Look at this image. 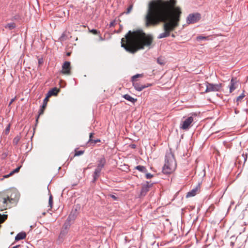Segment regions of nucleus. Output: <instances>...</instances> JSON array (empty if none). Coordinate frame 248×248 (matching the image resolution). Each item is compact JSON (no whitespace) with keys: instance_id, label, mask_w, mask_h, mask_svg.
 <instances>
[{"instance_id":"nucleus-1","label":"nucleus","mask_w":248,"mask_h":248,"mask_svg":"<svg viewBox=\"0 0 248 248\" xmlns=\"http://www.w3.org/2000/svg\"><path fill=\"white\" fill-rule=\"evenodd\" d=\"M176 0H156V24L163 22L165 31L158 38L169 36L170 32L179 26L182 12L181 8L176 6Z\"/></svg>"},{"instance_id":"nucleus-2","label":"nucleus","mask_w":248,"mask_h":248,"mask_svg":"<svg viewBox=\"0 0 248 248\" xmlns=\"http://www.w3.org/2000/svg\"><path fill=\"white\" fill-rule=\"evenodd\" d=\"M154 37L150 34H147L141 30L134 31H129L121 39V46L125 50L134 54L139 49H143L145 46H150Z\"/></svg>"},{"instance_id":"nucleus-3","label":"nucleus","mask_w":248,"mask_h":248,"mask_svg":"<svg viewBox=\"0 0 248 248\" xmlns=\"http://www.w3.org/2000/svg\"><path fill=\"white\" fill-rule=\"evenodd\" d=\"M176 168V163L174 155L171 153L166 155L165 164L163 167L162 172L164 174H170L173 172Z\"/></svg>"},{"instance_id":"nucleus-4","label":"nucleus","mask_w":248,"mask_h":248,"mask_svg":"<svg viewBox=\"0 0 248 248\" xmlns=\"http://www.w3.org/2000/svg\"><path fill=\"white\" fill-rule=\"evenodd\" d=\"M144 21L147 27L155 25V0H152L149 3Z\"/></svg>"},{"instance_id":"nucleus-5","label":"nucleus","mask_w":248,"mask_h":248,"mask_svg":"<svg viewBox=\"0 0 248 248\" xmlns=\"http://www.w3.org/2000/svg\"><path fill=\"white\" fill-rule=\"evenodd\" d=\"M19 198L18 194L16 191L8 192L6 197L0 198V205L3 208H6L8 206V203H14L16 202Z\"/></svg>"},{"instance_id":"nucleus-6","label":"nucleus","mask_w":248,"mask_h":248,"mask_svg":"<svg viewBox=\"0 0 248 248\" xmlns=\"http://www.w3.org/2000/svg\"><path fill=\"white\" fill-rule=\"evenodd\" d=\"M205 85L206 86V89L204 91L205 93L218 92L222 87V84L221 83L213 84L205 82Z\"/></svg>"},{"instance_id":"nucleus-7","label":"nucleus","mask_w":248,"mask_h":248,"mask_svg":"<svg viewBox=\"0 0 248 248\" xmlns=\"http://www.w3.org/2000/svg\"><path fill=\"white\" fill-rule=\"evenodd\" d=\"M193 121V118L191 116L185 119L181 122L180 126V128L186 130H188Z\"/></svg>"},{"instance_id":"nucleus-8","label":"nucleus","mask_w":248,"mask_h":248,"mask_svg":"<svg viewBox=\"0 0 248 248\" xmlns=\"http://www.w3.org/2000/svg\"><path fill=\"white\" fill-rule=\"evenodd\" d=\"M201 18V15L199 13L189 14L187 17L186 22L188 24H192L198 22Z\"/></svg>"},{"instance_id":"nucleus-9","label":"nucleus","mask_w":248,"mask_h":248,"mask_svg":"<svg viewBox=\"0 0 248 248\" xmlns=\"http://www.w3.org/2000/svg\"><path fill=\"white\" fill-rule=\"evenodd\" d=\"M71 69L70 62L66 61L62 65V70L61 73L63 75H71Z\"/></svg>"},{"instance_id":"nucleus-10","label":"nucleus","mask_w":248,"mask_h":248,"mask_svg":"<svg viewBox=\"0 0 248 248\" xmlns=\"http://www.w3.org/2000/svg\"><path fill=\"white\" fill-rule=\"evenodd\" d=\"M48 101V98L46 97H45V98L43 100V104L41 106V108H40L38 112V115H37L36 118V124L38 123V119L40 115H42L44 113V110L46 108L47 102Z\"/></svg>"},{"instance_id":"nucleus-11","label":"nucleus","mask_w":248,"mask_h":248,"mask_svg":"<svg viewBox=\"0 0 248 248\" xmlns=\"http://www.w3.org/2000/svg\"><path fill=\"white\" fill-rule=\"evenodd\" d=\"M200 184H198L194 188L192 189L187 193L186 198H187L195 196L200 192Z\"/></svg>"},{"instance_id":"nucleus-12","label":"nucleus","mask_w":248,"mask_h":248,"mask_svg":"<svg viewBox=\"0 0 248 248\" xmlns=\"http://www.w3.org/2000/svg\"><path fill=\"white\" fill-rule=\"evenodd\" d=\"M97 162L96 169L102 170L106 164V160L104 157H102L98 160Z\"/></svg>"},{"instance_id":"nucleus-13","label":"nucleus","mask_w":248,"mask_h":248,"mask_svg":"<svg viewBox=\"0 0 248 248\" xmlns=\"http://www.w3.org/2000/svg\"><path fill=\"white\" fill-rule=\"evenodd\" d=\"M59 92V89H58L57 88L55 87L51 89L48 91L47 93L46 97L48 98L52 96V95H56L58 94V93Z\"/></svg>"},{"instance_id":"nucleus-14","label":"nucleus","mask_w":248,"mask_h":248,"mask_svg":"<svg viewBox=\"0 0 248 248\" xmlns=\"http://www.w3.org/2000/svg\"><path fill=\"white\" fill-rule=\"evenodd\" d=\"M133 85L134 87L135 90L138 91H141L143 89L147 87L144 85L140 84L139 83L136 82H133Z\"/></svg>"},{"instance_id":"nucleus-15","label":"nucleus","mask_w":248,"mask_h":248,"mask_svg":"<svg viewBox=\"0 0 248 248\" xmlns=\"http://www.w3.org/2000/svg\"><path fill=\"white\" fill-rule=\"evenodd\" d=\"M147 184L146 185H144L141 188V195H145L147 191H149V188L151 187V185H149V183L147 182Z\"/></svg>"},{"instance_id":"nucleus-16","label":"nucleus","mask_w":248,"mask_h":248,"mask_svg":"<svg viewBox=\"0 0 248 248\" xmlns=\"http://www.w3.org/2000/svg\"><path fill=\"white\" fill-rule=\"evenodd\" d=\"M26 233L24 232L18 233L15 237L16 241H19L25 239L26 237Z\"/></svg>"},{"instance_id":"nucleus-17","label":"nucleus","mask_w":248,"mask_h":248,"mask_svg":"<svg viewBox=\"0 0 248 248\" xmlns=\"http://www.w3.org/2000/svg\"><path fill=\"white\" fill-rule=\"evenodd\" d=\"M76 210H75L74 212L72 211L70 214L69 215L67 219V221L68 222H71V221H74L76 218Z\"/></svg>"},{"instance_id":"nucleus-18","label":"nucleus","mask_w":248,"mask_h":248,"mask_svg":"<svg viewBox=\"0 0 248 248\" xmlns=\"http://www.w3.org/2000/svg\"><path fill=\"white\" fill-rule=\"evenodd\" d=\"M157 62L161 66H163L166 64L167 61L164 57L160 56L157 58Z\"/></svg>"},{"instance_id":"nucleus-19","label":"nucleus","mask_w":248,"mask_h":248,"mask_svg":"<svg viewBox=\"0 0 248 248\" xmlns=\"http://www.w3.org/2000/svg\"><path fill=\"white\" fill-rule=\"evenodd\" d=\"M4 27L5 29H7L9 30H12L14 29L15 28H16V24L14 22H11V23H7V24H5L4 26Z\"/></svg>"},{"instance_id":"nucleus-20","label":"nucleus","mask_w":248,"mask_h":248,"mask_svg":"<svg viewBox=\"0 0 248 248\" xmlns=\"http://www.w3.org/2000/svg\"><path fill=\"white\" fill-rule=\"evenodd\" d=\"M123 97L127 100V101H129L133 103H135L137 101V99H135L132 96H131L130 95L128 94H126L124 95Z\"/></svg>"},{"instance_id":"nucleus-21","label":"nucleus","mask_w":248,"mask_h":248,"mask_svg":"<svg viewBox=\"0 0 248 248\" xmlns=\"http://www.w3.org/2000/svg\"><path fill=\"white\" fill-rule=\"evenodd\" d=\"M236 82H234L233 78H232L231 81V85L230 86V92L232 93L233 91L236 88L235 84Z\"/></svg>"},{"instance_id":"nucleus-22","label":"nucleus","mask_w":248,"mask_h":248,"mask_svg":"<svg viewBox=\"0 0 248 248\" xmlns=\"http://www.w3.org/2000/svg\"><path fill=\"white\" fill-rule=\"evenodd\" d=\"M21 166H19V167H18L17 168H16V169L14 170H12L9 174H7V175H5L4 177L5 178H8L9 177V176H11L12 175H13V174L15 173H17L18 172H19V170H20V169L21 168Z\"/></svg>"},{"instance_id":"nucleus-23","label":"nucleus","mask_w":248,"mask_h":248,"mask_svg":"<svg viewBox=\"0 0 248 248\" xmlns=\"http://www.w3.org/2000/svg\"><path fill=\"white\" fill-rule=\"evenodd\" d=\"M135 169L141 172L145 173L147 171L146 168L143 166H137L135 167Z\"/></svg>"},{"instance_id":"nucleus-24","label":"nucleus","mask_w":248,"mask_h":248,"mask_svg":"<svg viewBox=\"0 0 248 248\" xmlns=\"http://www.w3.org/2000/svg\"><path fill=\"white\" fill-rule=\"evenodd\" d=\"M20 140V136H16V137H15L13 140V143L15 144V145H17L19 140Z\"/></svg>"},{"instance_id":"nucleus-25","label":"nucleus","mask_w":248,"mask_h":248,"mask_svg":"<svg viewBox=\"0 0 248 248\" xmlns=\"http://www.w3.org/2000/svg\"><path fill=\"white\" fill-rule=\"evenodd\" d=\"M92 176H93V180L92 181V182L94 183L97 181L98 178L99 177V176L98 175L96 174V173H95L94 172H93Z\"/></svg>"},{"instance_id":"nucleus-26","label":"nucleus","mask_w":248,"mask_h":248,"mask_svg":"<svg viewBox=\"0 0 248 248\" xmlns=\"http://www.w3.org/2000/svg\"><path fill=\"white\" fill-rule=\"evenodd\" d=\"M143 76L142 74H136L132 77L131 80L132 82H135L136 79L138 78L142 77Z\"/></svg>"},{"instance_id":"nucleus-27","label":"nucleus","mask_w":248,"mask_h":248,"mask_svg":"<svg viewBox=\"0 0 248 248\" xmlns=\"http://www.w3.org/2000/svg\"><path fill=\"white\" fill-rule=\"evenodd\" d=\"M49 205L50 207V209H51L52 208V205H53V197L51 195L49 196V201H48Z\"/></svg>"},{"instance_id":"nucleus-28","label":"nucleus","mask_w":248,"mask_h":248,"mask_svg":"<svg viewBox=\"0 0 248 248\" xmlns=\"http://www.w3.org/2000/svg\"><path fill=\"white\" fill-rule=\"evenodd\" d=\"M75 153L74 156H79L82 155L84 153V151H77L75 150Z\"/></svg>"},{"instance_id":"nucleus-29","label":"nucleus","mask_w":248,"mask_h":248,"mask_svg":"<svg viewBox=\"0 0 248 248\" xmlns=\"http://www.w3.org/2000/svg\"><path fill=\"white\" fill-rule=\"evenodd\" d=\"M11 124H9L6 126L5 130V135H8L9 133L10 129Z\"/></svg>"},{"instance_id":"nucleus-30","label":"nucleus","mask_w":248,"mask_h":248,"mask_svg":"<svg viewBox=\"0 0 248 248\" xmlns=\"http://www.w3.org/2000/svg\"><path fill=\"white\" fill-rule=\"evenodd\" d=\"M209 36H199L197 37V40H201L203 39H208Z\"/></svg>"},{"instance_id":"nucleus-31","label":"nucleus","mask_w":248,"mask_h":248,"mask_svg":"<svg viewBox=\"0 0 248 248\" xmlns=\"http://www.w3.org/2000/svg\"><path fill=\"white\" fill-rule=\"evenodd\" d=\"M133 8V5H130L128 6V7L127 8V11L125 12L126 14H128L130 13Z\"/></svg>"},{"instance_id":"nucleus-32","label":"nucleus","mask_w":248,"mask_h":248,"mask_svg":"<svg viewBox=\"0 0 248 248\" xmlns=\"http://www.w3.org/2000/svg\"><path fill=\"white\" fill-rule=\"evenodd\" d=\"M94 135L93 133H91L89 136V140H88V143H92L93 140L92 139V137Z\"/></svg>"},{"instance_id":"nucleus-33","label":"nucleus","mask_w":248,"mask_h":248,"mask_svg":"<svg viewBox=\"0 0 248 248\" xmlns=\"http://www.w3.org/2000/svg\"><path fill=\"white\" fill-rule=\"evenodd\" d=\"M90 31L93 34H98L100 33L99 31H98L97 30L95 29H92L90 30Z\"/></svg>"},{"instance_id":"nucleus-34","label":"nucleus","mask_w":248,"mask_h":248,"mask_svg":"<svg viewBox=\"0 0 248 248\" xmlns=\"http://www.w3.org/2000/svg\"><path fill=\"white\" fill-rule=\"evenodd\" d=\"M101 170L96 168L94 171V172L100 176Z\"/></svg>"},{"instance_id":"nucleus-35","label":"nucleus","mask_w":248,"mask_h":248,"mask_svg":"<svg viewBox=\"0 0 248 248\" xmlns=\"http://www.w3.org/2000/svg\"><path fill=\"white\" fill-rule=\"evenodd\" d=\"M244 96H245V95L244 94V93H242L241 95H240L238 97H237L236 101H241L244 97Z\"/></svg>"},{"instance_id":"nucleus-36","label":"nucleus","mask_w":248,"mask_h":248,"mask_svg":"<svg viewBox=\"0 0 248 248\" xmlns=\"http://www.w3.org/2000/svg\"><path fill=\"white\" fill-rule=\"evenodd\" d=\"M153 177V175L151 174V173H147L146 174V178L147 179H150Z\"/></svg>"},{"instance_id":"nucleus-37","label":"nucleus","mask_w":248,"mask_h":248,"mask_svg":"<svg viewBox=\"0 0 248 248\" xmlns=\"http://www.w3.org/2000/svg\"><path fill=\"white\" fill-rule=\"evenodd\" d=\"M115 25V20H113V21H112L111 22H110V23H109V27H114Z\"/></svg>"},{"instance_id":"nucleus-38","label":"nucleus","mask_w":248,"mask_h":248,"mask_svg":"<svg viewBox=\"0 0 248 248\" xmlns=\"http://www.w3.org/2000/svg\"><path fill=\"white\" fill-rule=\"evenodd\" d=\"M100 142V139L93 140L91 143H93V144H95V143H96L97 142Z\"/></svg>"},{"instance_id":"nucleus-39","label":"nucleus","mask_w":248,"mask_h":248,"mask_svg":"<svg viewBox=\"0 0 248 248\" xmlns=\"http://www.w3.org/2000/svg\"><path fill=\"white\" fill-rule=\"evenodd\" d=\"M109 196H110L112 199H113L114 200H115V201L117 200V199H118V198H117V197L116 196H115V195H112V194H110V195H109Z\"/></svg>"},{"instance_id":"nucleus-40","label":"nucleus","mask_w":248,"mask_h":248,"mask_svg":"<svg viewBox=\"0 0 248 248\" xmlns=\"http://www.w3.org/2000/svg\"><path fill=\"white\" fill-rule=\"evenodd\" d=\"M129 147L132 149H135L137 146L135 144H131L129 145Z\"/></svg>"},{"instance_id":"nucleus-41","label":"nucleus","mask_w":248,"mask_h":248,"mask_svg":"<svg viewBox=\"0 0 248 248\" xmlns=\"http://www.w3.org/2000/svg\"><path fill=\"white\" fill-rule=\"evenodd\" d=\"M15 99H16V98L15 97L14 98H12L11 100V101H10V102L9 103V106H10L13 103V102L15 100Z\"/></svg>"},{"instance_id":"nucleus-42","label":"nucleus","mask_w":248,"mask_h":248,"mask_svg":"<svg viewBox=\"0 0 248 248\" xmlns=\"http://www.w3.org/2000/svg\"><path fill=\"white\" fill-rule=\"evenodd\" d=\"M19 247V245H17L16 246L13 247L12 248H18Z\"/></svg>"},{"instance_id":"nucleus-43","label":"nucleus","mask_w":248,"mask_h":248,"mask_svg":"<svg viewBox=\"0 0 248 248\" xmlns=\"http://www.w3.org/2000/svg\"><path fill=\"white\" fill-rule=\"evenodd\" d=\"M171 36L173 37H175V35L174 34H171Z\"/></svg>"},{"instance_id":"nucleus-44","label":"nucleus","mask_w":248,"mask_h":248,"mask_svg":"<svg viewBox=\"0 0 248 248\" xmlns=\"http://www.w3.org/2000/svg\"><path fill=\"white\" fill-rule=\"evenodd\" d=\"M67 55H68V56L70 55V53H67Z\"/></svg>"},{"instance_id":"nucleus-45","label":"nucleus","mask_w":248,"mask_h":248,"mask_svg":"<svg viewBox=\"0 0 248 248\" xmlns=\"http://www.w3.org/2000/svg\"><path fill=\"white\" fill-rule=\"evenodd\" d=\"M153 145L155 147V144H153Z\"/></svg>"}]
</instances>
